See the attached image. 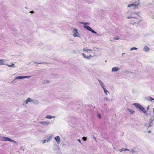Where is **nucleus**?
I'll use <instances>...</instances> for the list:
<instances>
[{
    "instance_id": "nucleus-1",
    "label": "nucleus",
    "mask_w": 154,
    "mask_h": 154,
    "mask_svg": "<svg viewBox=\"0 0 154 154\" xmlns=\"http://www.w3.org/2000/svg\"><path fill=\"white\" fill-rule=\"evenodd\" d=\"M140 5V1L137 0L129 4L127 7L131 9H137Z\"/></svg>"
},
{
    "instance_id": "nucleus-2",
    "label": "nucleus",
    "mask_w": 154,
    "mask_h": 154,
    "mask_svg": "<svg viewBox=\"0 0 154 154\" xmlns=\"http://www.w3.org/2000/svg\"><path fill=\"white\" fill-rule=\"evenodd\" d=\"M139 12H132L131 13L130 15L127 17V18L128 19L130 18L135 19L136 21L134 22V23H139L140 20H139L137 18V17L139 16Z\"/></svg>"
},
{
    "instance_id": "nucleus-3",
    "label": "nucleus",
    "mask_w": 154,
    "mask_h": 154,
    "mask_svg": "<svg viewBox=\"0 0 154 154\" xmlns=\"http://www.w3.org/2000/svg\"><path fill=\"white\" fill-rule=\"evenodd\" d=\"M73 36L74 37H80V34L78 32V30L75 29L72 31Z\"/></svg>"
},
{
    "instance_id": "nucleus-4",
    "label": "nucleus",
    "mask_w": 154,
    "mask_h": 154,
    "mask_svg": "<svg viewBox=\"0 0 154 154\" xmlns=\"http://www.w3.org/2000/svg\"><path fill=\"white\" fill-rule=\"evenodd\" d=\"M83 27L87 30L91 32L92 33L97 34V32L93 30L90 26H84Z\"/></svg>"
},
{
    "instance_id": "nucleus-5",
    "label": "nucleus",
    "mask_w": 154,
    "mask_h": 154,
    "mask_svg": "<svg viewBox=\"0 0 154 154\" xmlns=\"http://www.w3.org/2000/svg\"><path fill=\"white\" fill-rule=\"evenodd\" d=\"M0 140L2 141H11V139L8 137H0Z\"/></svg>"
},
{
    "instance_id": "nucleus-6",
    "label": "nucleus",
    "mask_w": 154,
    "mask_h": 154,
    "mask_svg": "<svg viewBox=\"0 0 154 154\" xmlns=\"http://www.w3.org/2000/svg\"><path fill=\"white\" fill-rule=\"evenodd\" d=\"M32 101H33V100H32L31 98L29 97V98H28V99L26 101H25L24 102L23 105H25L26 104H28V103L29 102H32Z\"/></svg>"
},
{
    "instance_id": "nucleus-7",
    "label": "nucleus",
    "mask_w": 154,
    "mask_h": 154,
    "mask_svg": "<svg viewBox=\"0 0 154 154\" xmlns=\"http://www.w3.org/2000/svg\"><path fill=\"white\" fill-rule=\"evenodd\" d=\"M31 76H19L16 77L14 80L18 79H21L24 78H29Z\"/></svg>"
},
{
    "instance_id": "nucleus-8",
    "label": "nucleus",
    "mask_w": 154,
    "mask_h": 154,
    "mask_svg": "<svg viewBox=\"0 0 154 154\" xmlns=\"http://www.w3.org/2000/svg\"><path fill=\"white\" fill-rule=\"evenodd\" d=\"M132 105L134 106L136 108H139L140 109L141 107L143 106L141 105L138 103H134Z\"/></svg>"
},
{
    "instance_id": "nucleus-9",
    "label": "nucleus",
    "mask_w": 154,
    "mask_h": 154,
    "mask_svg": "<svg viewBox=\"0 0 154 154\" xmlns=\"http://www.w3.org/2000/svg\"><path fill=\"white\" fill-rule=\"evenodd\" d=\"M52 135L51 136L49 137H48L47 139L45 140H43L42 143L43 144L45 143L46 142H48L49 141H50L52 139Z\"/></svg>"
},
{
    "instance_id": "nucleus-10",
    "label": "nucleus",
    "mask_w": 154,
    "mask_h": 154,
    "mask_svg": "<svg viewBox=\"0 0 154 154\" xmlns=\"http://www.w3.org/2000/svg\"><path fill=\"white\" fill-rule=\"evenodd\" d=\"M55 139L57 142L58 144H60V137L57 136L55 137Z\"/></svg>"
},
{
    "instance_id": "nucleus-11",
    "label": "nucleus",
    "mask_w": 154,
    "mask_h": 154,
    "mask_svg": "<svg viewBox=\"0 0 154 154\" xmlns=\"http://www.w3.org/2000/svg\"><path fill=\"white\" fill-rule=\"evenodd\" d=\"M120 69L118 67H114L112 69V72H116Z\"/></svg>"
},
{
    "instance_id": "nucleus-12",
    "label": "nucleus",
    "mask_w": 154,
    "mask_h": 154,
    "mask_svg": "<svg viewBox=\"0 0 154 154\" xmlns=\"http://www.w3.org/2000/svg\"><path fill=\"white\" fill-rule=\"evenodd\" d=\"M39 123L44 126H48L50 124L49 122H40Z\"/></svg>"
},
{
    "instance_id": "nucleus-13",
    "label": "nucleus",
    "mask_w": 154,
    "mask_h": 154,
    "mask_svg": "<svg viewBox=\"0 0 154 154\" xmlns=\"http://www.w3.org/2000/svg\"><path fill=\"white\" fill-rule=\"evenodd\" d=\"M153 120H152V119H150L149 120V125L147 126L146 125L147 127H148V128L152 126V123L153 122Z\"/></svg>"
},
{
    "instance_id": "nucleus-14",
    "label": "nucleus",
    "mask_w": 154,
    "mask_h": 154,
    "mask_svg": "<svg viewBox=\"0 0 154 154\" xmlns=\"http://www.w3.org/2000/svg\"><path fill=\"white\" fill-rule=\"evenodd\" d=\"M55 116L48 115L46 116L45 118L48 119H51L52 118H55Z\"/></svg>"
},
{
    "instance_id": "nucleus-15",
    "label": "nucleus",
    "mask_w": 154,
    "mask_h": 154,
    "mask_svg": "<svg viewBox=\"0 0 154 154\" xmlns=\"http://www.w3.org/2000/svg\"><path fill=\"white\" fill-rule=\"evenodd\" d=\"M146 99L148 101H152V100H154V99H153L151 97H145Z\"/></svg>"
},
{
    "instance_id": "nucleus-16",
    "label": "nucleus",
    "mask_w": 154,
    "mask_h": 154,
    "mask_svg": "<svg viewBox=\"0 0 154 154\" xmlns=\"http://www.w3.org/2000/svg\"><path fill=\"white\" fill-rule=\"evenodd\" d=\"M98 81L100 86L102 87V88H103V87H105L103 82L101 80L98 79Z\"/></svg>"
},
{
    "instance_id": "nucleus-17",
    "label": "nucleus",
    "mask_w": 154,
    "mask_h": 154,
    "mask_svg": "<svg viewBox=\"0 0 154 154\" xmlns=\"http://www.w3.org/2000/svg\"><path fill=\"white\" fill-rule=\"evenodd\" d=\"M143 50L146 52H148L149 50V48L147 46H145L144 47Z\"/></svg>"
},
{
    "instance_id": "nucleus-18",
    "label": "nucleus",
    "mask_w": 154,
    "mask_h": 154,
    "mask_svg": "<svg viewBox=\"0 0 154 154\" xmlns=\"http://www.w3.org/2000/svg\"><path fill=\"white\" fill-rule=\"evenodd\" d=\"M82 55L83 56V57L85 58H87L88 59H89L90 57H91V55H90L89 56H87L84 54V53H82Z\"/></svg>"
},
{
    "instance_id": "nucleus-19",
    "label": "nucleus",
    "mask_w": 154,
    "mask_h": 154,
    "mask_svg": "<svg viewBox=\"0 0 154 154\" xmlns=\"http://www.w3.org/2000/svg\"><path fill=\"white\" fill-rule=\"evenodd\" d=\"M141 111L143 112L144 113H146V110L142 106L141 108L140 109Z\"/></svg>"
},
{
    "instance_id": "nucleus-20",
    "label": "nucleus",
    "mask_w": 154,
    "mask_h": 154,
    "mask_svg": "<svg viewBox=\"0 0 154 154\" xmlns=\"http://www.w3.org/2000/svg\"><path fill=\"white\" fill-rule=\"evenodd\" d=\"M32 103L35 104H36V105L38 104H39V102H38V101L37 100H33Z\"/></svg>"
},
{
    "instance_id": "nucleus-21",
    "label": "nucleus",
    "mask_w": 154,
    "mask_h": 154,
    "mask_svg": "<svg viewBox=\"0 0 154 154\" xmlns=\"http://www.w3.org/2000/svg\"><path fill=\"white\" fill-rule=\"evenodd\" d=\"M4 60L1 59L0 60V65H4Z\"/></svg>"
},
{
    "instance_id": "nucleus-22",
    "label": "nucleus",
    "mask_w": 154,
    "mask_h": 154,
    "mask_svg": "<svg viewBox=\"0 0 154 154\" xmlns=\"http://www.w3.org/2000/svg\"><path fill=\"white\" fill-rule=\"evenodd\" d=\"M128 110L131 113V114H133L134 113V111L131 109L128 108Z\"/></svg>"
},
{
    "instance_id": "nucleus-23",
    "label": "nucleus",
    "mask_w": 154,
    "mask_h": 154,
    "mask_svg": "<svg viewBox=\"0 0 154 154\" xmlns=\"http://www.w3.org/2000/svg\"><path fill=\"white\" fill-rule=\"evenodd\" d=\"M131 151L132 154H136L137 153V151L133 149H131Z\"/></svg>"
},
{
    "instance_id": "nucleus-24",
    "label": "nucleus",
    "mask_w": 154,
    "mask_h": 154,
    "mask_svg": "<svg viewBox=\"0 0 154 154\" xmlns=\"http://www.w3.org/2000/svg\"><path fill=\"white\" fill-rule=\"evenodd\" d=\"M104 90V93L106 94V95H107V93L108 92V91L105 88V87L103 88Z\"/></svg>"
},
{
    "instance_id": "nucleus-25",
    "label": "nucleus",
    "mask_w": 154,
    "mask_h": 154,
    "mask_svg": "<svg viewBox=\"0 0 154 154\" xmlns=\"http://www.w3.org/2000/svg\"><path fill=\"white\" fill-rule=\"evenodd\" d=\"M81 23L84 24V25H89L90 24V23H85V22H81Z\"/></svg>"
},
{
    "instance_id": "nucleus-26",
    "label": "nucleus",
    "mask_w": 154,
    "mask_h": 154,
    "mask_svg": "<svg viewBox=\"0 0 154 154\" xmlns=\"http://www.w3.org/2000/svg\"><path fill=\"white\" fill-rule=\"evenodd\" d=\"M83 51H86V52H88V51H92V50H91L88 49H87L86 48H84L83 49Z\"/></svg>"
},
{
    "instance_id": "nucleus-27",
    "label": "nucleus",
    "mask_w": 154,
    "mask_h": 154,
    "mask_svg": "<svg viewBox=\"0 0 154 154\" xmlns=\"http://www.w3.org/2000/svg\"><path fill=\"white\" fill-rule=\"evenodd\" d=\"M8 66V67H15L14 64V63L12 64L11 65H7Z\"/></svg>"
},
{
    "instance_id": "nucleus-28",
    "label": "nucleus",
    "mask_w": 154,
    "mask_h": 154,
    "mask_svg": "<svg viewBox=\"0 0 154 154\" xmlns=\"http://www.w3.org/2000/svg\"><path fill=\"white\" fill-rule=\"evenodd\" d=\"M137 48L136 47H133V48H131L130 49V50L131 51H133L134 50H137Z\"/></svg>"
},
{
    "instance_id": "nucleus-29",
    "label": "nucleus",
    "mask_w": 154,
    "mask_h": 154,
    "mask_svg": "<svg viewBox=\"0 0 154 154\" xmlns=\"http://www.w3.org/2000/svg\"><path fill=\"white\" fill-rule=\"evenodd\" d=\"M113 39L115 40H117L120 39V38L119 37H115L113 38Z\"/></svg>"
},
{
    "instance_id": "nucleus-30",
    "label": "nucleus",
    "mask_w": 154,
    "mask_h": 154,
    "mask_svg": "<svg viewBox=\"0 0 154 154\" xmlns=\"http://www.w3.org/2000/svg\"><path fill=\"white\" fill-rule=\"evenodd\" d=\"M82 139L84 141H86L87 140V138L86 137H83Z\"/></svg>"
},
{
    "instance_id": "nucleus-31",
    "label": "nucleus",
    "mask_w": 154,
    "mask_h": 154,
    "mask_svg": "<svg viewBox=\"0 0 154 154\" xmlns=\"http://www.w3.org/2000/svg\"><path fill=\"white\" fill-rule=\"evenodd\" d=\"M97 117L98 118L100 119L101 118V115L100 114H98L97 115Z\"/></svg>"
},
{
    "instance_id": "nucleus-32",
    "label": "nucleus",
    "mask_w": 154,
    "mask_h": 154,
    "mask_svg": "<svg viewBox=\"0 0 154 154\" xmlns=\"http://www.w3.org/2000/svg\"><path fill=\"white\" fill-rule=\"evenodd\" d=\"M124 149H125V148H122L121 149H120L119 150V151L120 152H122L123 151H124Z\"/></svg>"
},
{
    "instance_id": "nucleus-33",
    "label": "nucleus",
    "mask_w": 154,
    "mask_h": 154,
    "mask_svg": "<svg viewBox=\"0 0 154 154\" xmlns=\"http://www.w3.org/2000/svg\"><path fill=\"white\" fill-rule=\"evenodd\" d=\"M10 142H14V143H17L14 140H12L11 139V141H10Z\"/></svg>"
},
{
    "instance_id": "nucleus-34",
    "label": "nucleus",
    "mask_w": 154,
    "mask_h": 154,
    "mask_svg": "<svg viewBox=\"0 0 154 154\" xmlns=\"http://www.w3.org/2000/svg\"><path fill=\"white\" fill-rule=\"evenodd\" d=\"M126 72L127 73H132L131 72H129V71H126Z\"/></svg>"
},
{
    "instance_id": "nucleus-35",
    "label": "nucleus",
    "mask_w": 154,
    "mask_h": 154,
    "mask_svg": "<svg viewBox=\"0 0 154 154\" xmlns=\"http://www.w3.org/2000/svg\"><path fill=\"white\" fill-rule=\"evenodd\" d=\"M124 151H130V150L129 149H125V148Z\"/></svg>"
},
{
    "instance_id": "nucleus-36",
    "label": "nucleus",
    "mask_w": 154,
    "mask_h": 154,
    "mask_svg": "<svg viewBox=\"0 0 154 154\" xmlns=\"http://www.w3.org/2000/svg\"><path fill=\"white\" fill-rule=\"evenodd\" d=\"M34 63H38V64H42V63H37L36 62H34Z\"/></svg>"
},
{
    "instance_id": "nucleus-37",
    "label": "nucleus",
    "mask_w": 154,
    "mask_h": 154,
    "mask_svg": "<svg viewBox=\"0 0 154 154\" xmlns=\"http://www.w3.org/2000/svg\"><path fill=\"white\" fill-rule=\"evenodd\" d=\"M30 13H34V11H30V12H29Z\"/></svg>"
},
{
    "instance_id": "nucleus-38",
    "label": "nucleus",
    "mask_w": 154,
    "mask_h": 154,
    "mask_svg": "<svg viewBox=\"0 0 154 154\" xmlns=\"http://www.w3.org/2000/svg\"><path fill=\"white\" fill-rule=\"evenodd\" d=\"M49 82V81L48 80H46L45 81V82L46 83H48Z\"/></svg>"
},
{
    "instance_id": "nucleus-39",
    "label": "nucleus",
    "mask_w": 154,
    "mask_h": 154,
    "mask_svg": "<svg viewBox=\"0 0 154 154\" xmlns=\"http://www.w3.org/2000/svg\"><path fill=\"white\" fill-rule=\"evenodd\" d=\"M78 141L80 143H81V141L80 139H78Z\"/></svg>"
},
{
    "instance_id": "nucleus-40",
    "label": "nucleus",
    "mask_w": 154,
    "mask_h": 154,
    "mask_svg": "<svg viewBox=\"0 0 154 154\" xmlns=\"http://www.w3.org/2000/svg\"><path fill=\"white\" fill-rule=\"evenodd\" d=\"M131 21H133V20H131ZM136 21V20H135V19H134V20H133V23H134V21Z\"/></svg>"
},
{
    "instance_id": "nucleus-41",
    "label": "nucleus",
    "mask_w": 154,
    "mask_h": 154,
    "mask_svg": "<svg viewBox=\"0 0 154 154\" xmlns=\"http://www.w3.org/2000/svg\"><path fill=\"white\" fill-rule=\"evenodd\" d=\"M153 114L154 115V108H153Z\"/></svg>"
},
{
    "instance_id": "nucleus-42",
    "label": "nucleus",
    "mask_w": 154,
    "mask_h": 154,
    "mask_svg": "<svg viewBox=\"0 0 154 154\" xmlns=\"http://www.w3.org/2000/svg\"><path fill=\"white\" fill-rule=\"evenodd\" d=\"M151 132V131H148V133H150V132Z\"/></svg>"
},
{
    "instance_id": "nucleus-43",
    "label": "nucleus",
    "mask_w": 154,
    "mask_h": 154,
    "mask_svg": "<svg viewBox=\"0 0 154 154\" xmlns=\"http://www.w3.org/2000/svg\"><path fill=\"white\" fill-rule=\"evenodd\" d=\"M125 53H122V55H124V54H125Z\"/></svg>"
},
{
    "instance_id": "nucleus-44",
    "label": "nucleus",
    "mask_w": 154,
    "mask_h": 154,
    "mask_svg": "<svg viewBox=\"0 0 154 154\" xmlns=\"http://www.w3.org/2000/svg\"><path fill=\"white\" fill-rule=\"evenodd\" d=\"M14 81V80L12 81L11 82H13Z\"/></svg>"
},
{
    "instance_id": "nucleus-45",
    "label": "nucleus",
    "mask_w": 154,
    "mask_h": 154,
    "mask_svg": "<svg viewBox=\"0 0 154 154\" xmlns=\"http://www.w3.org/2000/svg\"><path fill=\"white\" fill-rule=\"evenodd\" d=\"M107 99H108V98H106V100H107Z\"/></svg>"
},
{
    "instance_id": "nucleus-46",
    "label": "nucleus",
    "mask_w": 154,
    "mask_h": 154,
    "mask_svg": "<svg viewBox=\"0 0 154 154\" xmlns=\"http://www.w3.org/2000/svg\"><path fill=\"white\" fill-rule=\"evenodd\" d=\"M94 138L95 139H96L95 137H94Z\"/></svg>"
},
{
    "instance_id": "nucleus-47",
    "label": "nucleus",
    "mask_w": 154,
    "mask_h": 154,
    "mask_svg": "<svg viewBox=\"0 0 154 154\" xmlns=\"http://www.w3.org/2000/svg\"><path fill=\"white\" fill-rule=\"evenodd\" d=\"M153 19H154V18H153Z\"/></svg>"
}]
</instances>
